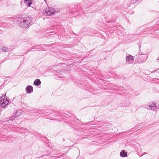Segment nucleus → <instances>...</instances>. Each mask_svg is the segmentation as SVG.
I'll use <instances>...</instances> for the list:
<instances>
[{"label": "nucleus", "mask_w": 159, "mask_h": 159, "mask_svg": "<svg viewBox=\"0 0 159 159\" xmlns=\"http://www.w3.org/2000/svg\"><path fill=\"white\" fill-rule=\"evenodd\" d=\"M55 12H57L55 9L52 7L47 8L43 12V13L47 16H51Z\"/></svg>", "instance_id": "nucleus-1"}, {"label": "nucleus", "mask_w": 159, "mask_h": 159, "mask_svg": "<svg viewBox=\"0 0 159 159\" xmlns=\"http://www.w3.org/2000/svg\"><path fill=\"white\" fill-rule=\"evenodd\" d=\"M9 103V101L5 97L0 98V105L2 107L6 106Z\"/></svg>", "instance_id": "nucleus-2"}, {"label": "nucleus", "mask_w": 159, "mask_h": 159, "mask_svg": "<svg viewBox=\"0 0 159 159\" xmlns=\"http://www.w3.org/2000/svg\"><path fill=\"white\" fill-rule=\"evenodd\" d=\"M133 57L131 55L127 56L126 58V61L129 62H131L133 61Z\"/></svg>", "instance_id": "nucleus-3"}, {"label": "nucleus", "mask_w": 159, "mask_h": 159, "mask_svg": "<svg viewBox=\"0 0 159 159\" xmlns=\"http://www.w3.org/2000/svg\"><path fill=\"white\" fill-rule=\"evenodd\" d=\"M120 156L122 157H126L127 156V153L124 150H123L120 152Z\"/></svg>", "instance_id": "nucleus-4"}, {"label": "nucleus", "mask_w": 159, "mask_h": 159, "mask_svg": "<svg viewBox=\"0 0 159 159\" xmlns=\"http://www.w3.org/2000/svg\"><path fill=\"white\" fill-rule=\"evenodd\" d=\"M32 90H33V87L30 86H27L26 88V91L28 93H30Z\"/></svg>", "instance_id": "nucleus-5"}, {"label": "nucleus", "mask_w": 159, "mask_h": 159, "mask_svg": "<svg viewBox=\"0 0 159 159\" xmlns=\"http://www.w3.org/2000/svg\"><path fill=\"white\" fill-rule=\"evenodd\" d=\"M41 81L39 79H36L34 82V84L35 85L38 86L40 84Z\"/></svg>", "instance_id": "nucleus-6"}, {"label": "nucleus", "mask_w": 159, "mask_h": 159, "mask_svg": "<svg viewBox=\"0 0 159 159\" xmlns=\"http://www.w3.org/2000/svg\"><path fill=\"white\" fill-rule=\"evenodd\" d=\"M25 2L28 6H30L32 3V0H25Z\"/></svg>", "instance_id": "nucleus-7"}, {"label": "nucleus", "mask_w": 159, "mask_h": 159, "mask_svg": "<svg viewBox=\"0 0 159 159\" xmlns=\"http://www.w3.org/2000/svg\"><path fill=\"white\" fill-rule=\"evenodd\" d=\"M28 18L27 17H25L23 21L25 23H26V22L27 21V20L28 19Z\"/></svg>", "instance_id": "nucleus-8"}, {"label": "nucleus", "mask_w": 159, "mask_h": 159, "mask_svg": "<svg viewBox=\"0 0 159 159\" xmlns=\"http://www.w3.org/2000/svg\"><path fill=\"white\" fill-rule=\"evenodd\" d=\"M4 48V50H7V48Z\"/></svg>", "instance_id": "nucleus-9"}]
</instances>
